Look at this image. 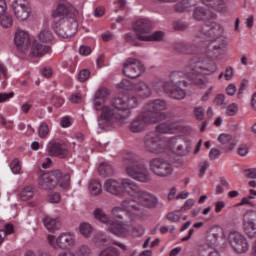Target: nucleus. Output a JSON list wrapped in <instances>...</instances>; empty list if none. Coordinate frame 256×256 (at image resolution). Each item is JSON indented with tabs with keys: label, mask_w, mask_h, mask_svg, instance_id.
Masks as SVG:
<instances>
[{
	"label": "nucleus",
	"mask_w": 256,
	"mask_h": 256,
	"mask_svg": "<svg viewBox=\"0 0 256 256\" xmlns=\"http://www.w3.org/2000/svg\"><path fill=\"white\" fill-rule=\"evenodd\" d=\"M133 29L138 41H163V37H165V33L163 31H156L151 34V31H153V22L149 19H139L134 23Z\"/></svg>",
	"instance_id": "6"
},
{
	"label": "nucleus",
	"mask_w": 256,
	"mask_h": 256,
	"mask_svg": "<svg viewBox=\"0 0 256 256\" xmlns=\"http://www.w3.org/2000/svg\"><path fill=\"white\" fill-rule=\"evenodd\" d=\"M57 177H59V170H52L46 173H43L38 178V185L40 189L44 191H51L57 187Z\"/></svg>",
	"instance_id": "15"
},
{
	"label": "nucleus",
	"mask_w": 256,
	"mask_h": 256,
	"mask_svg": "<svg viewBox=\"0 0 256 256\" xmlns=\"http://www.w3.org/2000/svg\"><path fill=\"white\" fill-rule=\"evenodd\" d=\"M79 53L84 56L91 55V48L89 46H81L79 48Z\"/></svg>",
	"instance_id": "64"
},
{
	"label": "nucleus",
	"mask_w": 256,
	"mask_h": 256,
	"mask_svg": "<svg viewBox=\"0 0 256 256\" xmlns=\"http://www.w3.org/2000/svg\"><path fill=\"white\" fill-rule=\"evenodd\" d=\"M76 17L77 16H66L56 22V33L59 37L69 39V37H73V35L77 33L79 23H77Z\"/></svg>",
	"instance_id": "9"
},
{
	"label": "nucleus",
	"mask_w": 256,
	"mask_h": 256,
	"mask_svg": "<svg viewBox=\"0 0 256 256\" xmlns=\"http://www.w3.org/2000/svg\"><path fill=\"white\" fill-rule=\"evenodd\" d=\"M135 199H126L122 201V207L131 209L137 217L145 215V209H155L159 200L151 193L138 188L137 192L133 195Z\"/></svg>",
	"instance_id": "3"
},
{
	"label": "nucleus",
	"mask_w": 256,
	"mask_h": 256,
	"mask_svg": "<svg viewBox=\"0 0 256 256\" xmlns=\"http://www.w3.org/2000/svg\"><path fill=\"white\" fill-rule=\"evenodd\" d=\"M15 97V93H0V103H5V101H9V99H13Z\"/></svg>",
	"instance_id": "56"
},
{
	"label": "nucleus",
	"mask_w": 256,
	"mask_h": 256,
	"mask_svg": "<svg viewBox=\"0 0 256 256\" xmlns=\"http://www.w3.org/2000/svg\"><path fill=\"white\" fill-rule=\"evenodd\" d=\"M98 173L102 177H111L115 173L113 166L107 163H101L98 167Z\"/></svg>",
	"instance_id": "36"
},
{
	"label": "nucleus",
	"mask_w": 256,
	"mask_h": 256,
	"mask_svg": "<svg viewBox=\"0 0 256 256\" xmlns=\"http://www.w3.org/2000/svg\"><path fill=\"white\" fill-rule=\"evenodd\" d=\"M89 191L91 193V195H94L95 197H97V195H101V183L97 180H92L89 183Z\"/></svg>",
	"instance_id": "38"
},
{
	"label": "nucleus",
	"mask_w": 256,
	"mask_h": 256,
	"mask_svg": "<svg viewBox=\"0 0 256 256\" xmlns=\"http://www.w3.org/2000/svg\"><path fill=\"white\" fill-rule=\"evenodd\" d=\"M90 75H91V72L88 69H83L78 74V80L81 83H85V81H87V79H89Z\"/></svg>",
	"instance_id": "50"
},
{
	"label": "nucleus",
	"mask_w": 256,
	"mask_h": 256,
	"mask_svg": "<svg viewBox=\"0 0 256 256\" xmlns=\"http://www.w3.org/2000/svg\"><path fill=\"white\" fill-rule=\"evenodd\" d=\"M166 219L171 221V223H177L181 219V215L177 214V212H170L167 214Z\"/></svg>",
	"instance_id": "53"
},
{
	"label": "nucleus",
	"mask_w": 256,
	"mask_h": 256,
	"mask_svg": "<svg viewBox=\"0 0 256 256\" xmlns=\"http://www.w3.org/2000/svg\"><path fill=\"white\" fill-rule=\"evenodd\" d=\"M189 28V25L185 22H175L174 23V29L176 31H185L186 29Z\"/></svg>",
	"instance_id": "57"
},
{
	"label": "nucleus",
	"mask_w": 256,
	"mask_h": 256,
	"mask_svg": "<svg viewBox=\"0 0 256 256\" xmlns=\"http://www.w3.org/2000/svg\"><path fill=\"white\" fill-rule=\"evenodd\" d=\"M93 216L96 219V221H99L100 223H103L104 225H107V227H111L115 221L111 220L107 214L103 212L101 208H97L93 212Z\"/></svg>",
	"instance_id": "33"
},
{
	"label": "nucleus",
	"mask_w": 256,
	"mask_h": 256,
	"mask_svg": "<svg viewBox=\"0 0 256 256\" xmlns=\"http://www.w3.org/2000/svg\"><path fill=\"white\" fill-rule=\"evenodd\" d=\"M121 253L119 252V249L109 246L103 250L100 251L98 256H119Z\"/></svg>",
	"instance_id": "41"
},
{
	"label": "nucleus",
	"mask_w": 256,
	"mask_h": 256,
	"mask_svg": "<svg viewBox=\"0 0 256 256\" xmlns=\"http://www.w3.org/2000/svg\"><path fill=\"white\" fill-rule=\"evenodd\" d=\"M190 7L191 3H189V0H182L174 5V10L176 13H185V11H189Z\"/></svg>",
	"instance_id": "39"
},
{
	"label": "nucleus",
	"mask_w": 256,
	"mask_h": 256,
	"mask_svg": "<svg viewBox=\"0 0 256 256\" xmlns=\"http://www.w3.org/2000/svg\"><path fill=\"white\" fill-rule=\"evenodd\" d=\"M123 166L126 171V175L139 181L140 183H149L151 181V174L149 169L145 166V163L141 161V158L134 153H128L123 158Z\"/></svg>",
	"instance_id": "4"
},
{
	"label": "nucleus",
	"mask_w": 256,
	"mask_h": 256,
	"mask_svg": "<svg viewBox=\"0 0 256 256\" xmlns=\"http://www.w3.org/2000/svg\"><path fill=\"white\" fill-rule=\"evenodd\" d=\"M51 51V47L48 45H43L38 41H34L31 47L30 55L31 57H43V55H47Z\"/></svg>",
	"instance_id": "27"
},
{
	"label": "nucleus",
	"mask_w": 256,
	"mask_h": 256,
	"mask_svg": "<svg viewBox=\"0 0 256 256\" xmlns=\"http://www.w3.org/2000/svg\"><path fill=\"white\" fill-rule=\"evenodd\" d=\"M107 95H109L107 88L98 89L94 95V109L95 111H101V114L97 118L98 127L103 130H107L113 125V117L115 116L113 107L103 106Z\"/></svg>",
	"instance_id": "5"
},
{
	"label": "nucleus",
	"mask_w": 256,
	"mask_h": 256,
	"mask_svg": "<svg viewBox=\"0 0 256 256\" xmlns=\"http://www.w3.org/2000/svg\"><path fill=\"white\" fill-rule=\"evenodd\" d=\"M178 128L177 122H165L156 126L155 133H158V135L171 134L175 133Z\"/></svg>",
	"instance_id": "28"
},
{
	"label": "nucleus",
	"mask_w": 256,
	"mask_h": 256,
	"mask_svg": "<svg viewBox=\"0 0 256 256\" xmlns=\"http://www.w3.org/2000/svg\"><path fill=\"white\" fill-rule=\"evenodd\" d=\"M49 131V125L47 124V122H42L38 128V135L40 139H47Z\"/></svg>",
	"instance_id": "43"
},
{
	"label": "nucleus",
	"mask_w": 256,
	"mask_h": 256,
	"mask_svg": "<svg viewBox=\"0 0 256 256\" xmlns=\"http://www.w3.org/2000/svg\"><path fill=\"white\" fill-rule=\"evenodd\" d=\"M244 231L250 239L256 237V211L250 210L244 214Z\"/></svg>",
	"instance_id": "18"
},
{
	"label": "nucleus",
	"mask_w": 256,
	"mask_h": 256,
	"mask_svg": "<svg viewBox=\"0 0 256 256\" xmlns=\"http://www.w3.org/2000/svg\"><path fill=\"white\" fill-rule=\"evenodd\" d=\"M173 49L174 51H176V53H184L186 55H191L192 53H195V51L193 50V45L185 44V42L174 43Z\"/></svg>",
	"instance_id": "34"
},
{
	"label": "nucleus",
	"mask_w": 256,
	"mask_h": 256,
	"mask_svg": "<svg viewBox=\"0 0 256 256\" xmlns=\"http://www.w3.org/2000/svg\"><path fill=\"white\" fill-rule=\"evenodd\" d=\"M214 103L217 105H225V95L218 94L214 99Z\"/></svg>",
	"instance_id": "63"
},
{
	"label": "nucleus",
	"mask_w": 256,
	"mask_h": 256,
	"mask_svg": "<svg viewBox=\"0 0 256 256\" xmlns=\"http://www.w3.org/2000/svg\"><path fill=\"white\" fill-rule=\"evenodd\" d=\"M48 153L51 157H59V159H66L69 155V149L65 142H52L48 144Z\"/></svg>",
	"instance_id": "20"
},
{
	"label": "nucleus",
	"mask_w": 256,
	"mask_h": 256,
	"mask_svg": "<svg viewBox=\"0 0 256 256\" xmlns=\"http://www.w3.org/2000/svg\"><path fill=\"white\" fill-rule=\"evenodd\" d=\"M219 143L222 145L223 151L226 153H229L230 151H233L235 147H237V142H235V139H233V136L229 134H221L218 137Z\"/></svg>",
	"instance_id": "25"
},
{
	"label": "nucleus",
	"mask_w": 256,
	"mask_h": 256,
	"mask_svg": "<svg viewBox=\"0 0 256 256\" xmlns=\"http://www.w3.org/2000/svg\"><path fill=\"white\" fill-rule=\"evenodd\" d=\"M56 245L59 249H72L75 247V236L71 233H62L57 237Z\"/></svg>",
	"instance_id": "23"
},
{
	"label": "nucleus",
	"mask_w": 256,
	"mask_h": 256,
	"mask_svg": "<svg viewBox=\"0 0 256 256\" xmlns=\"http://www.w3.org/2000/svg\"><path fill=\"white\" fill-rule=\"evenodd\" d=\"M77 256H90L91 249L87 245L80 246L76 251Z\"/></svg>",
	"instance_id": "49"
},
{
	"label": "nucleus",
	"mask_w": 256,
	"mask_h": 256,
	"mask_svg": "<svg viewBox=\"0 0 256 256\" xmlns=\"http://www.w3.org/2000/svg\"><path fill=\"white\" fill-rule=\"evenodd\" d=\"M0 25L4 29H9V27H13V16L10 14H3L0 16Z\"/></svg>",
	"instance_id": "40"
},
{
	"label": "nucleus",
	"mask_w": 256,
	"mask_h": 256,
	"mask_svg": "<svg viewBox=\"0 0 256 256\" xmlns=\"http://www.w3.org/2000/svg\"><path fill=\"white\" fill-rule=\"evenodd\" d=\"M49 202L50 203H59V201H61V195L57 192L51 194L49 197Z\"/></svg>",
	"instance_id": "60"
},
{
	"label": "nucleus",
	"mask_w": 256,
	"mask_h": 256,
	"mask_svg": "<svg viewBox=\"0 0 256 256\" xmlns=\"http://www.w3.org/2000/svg\"><path fill=\"white\" fill-rule=\"evenodd\" d=\"M220 155H221V151L216 148H212L209 152V157L212 160L218 159Z\"/></svg>",
	"instance_id": "59"
},
{
	"label": "nucleus",
	"mask_w": 256,
	"mask_h": 256,
	"mask_svg": "<svg viewBox=\"0 0 256 256\" xmlns=\"http://www.w3.org/2000/svg\"><path fill=\"white\" fill-rule=\"evenodd\" d=\"M77 15H79V11L67 1L58 3L56 9L52 12V17H62V19L63 17H77Z\"/></svg>",
	"instance_id": "17"
},
{
	"label": "nucleus",
	"mask_w": 256,
	"mask_h": 256,
	"mask_svg": "<svg viewBox=\"0 0 256 256\" xmlns=\"http://www.w3.org/2000/svg\"><path fill=\"white\" fill-rule=\"evenodd\" d=\"M193 18L195 21H205L208 19H216L217 15H211V12L203 7H196L193 12Z\"/></svg>",
	"instance_id": "30"
},
{
	"label": "nucleus",
	"mask_w": 256,
	"mask_h": 256,
	"mask_svg": "<svg viewBox=\"0 0 256 256\" xmlns=\"http://www.w3.org/2000/svg\"><path fill=\"white\" fill-rule=\"evenodd\" d=\"M244 175L247 179H256V168L245 169Z\"/></svg>",
	"instance_id": "54"
},
{
	"label": "nucleus",
	"mask_w": 256,
	"mask_h": 256,
	"mask_svg": "<svg viewBox=\"0 0 256 256\" xmlns=\"http://www.w3.org/2000/svg\"><path fill=\"white\" fill-rule=\"evenodd\" d=\"M203 5L217 11L218 13L225 12V1L224 0H202Z\"/></svg>",
	"instance_id": "32"
},
{
	"label": "nucleus",
	"mask_w": 256,
	"mask_h": 256,
	"mask_svg": "<svg viewBox=\"0 0 256 256\" xmlns=\"http://www.w3.org/2000/svg\"><path fill=\"white\" fill-rule=\"evenodd\" d=\"M44 226L48 231H57L61 229V222L59 219L51 218L49 216H46L43 219Z\"/></svg>",
	"instance_id": "35"
},
{
	"label": "nucleus",
	"mask_w": 256,
	"mask_h": 256,
	"mask_svg": "<svg viewBox=\"0 0 256 256\" xmlns=\"http://www.w3.org/2000/svg\"><path fill=\"white\" fill-rule=\"evenodd\" d=\"M114 219H117L122 225H129L135 219H138L137 216L131 208H127L121 204V206L112 208L111 211Z\"/></svg>",
	"instance_id": "13"
},
{
	"label": "nucleus",
	"mask_w": 256,
	"mask_h": 256,
	"mask_svg": "<svg viewBox=\"0 0 256 256\" xmlns=\"http://www.w3.org/2000/svg\"><path fill=\"white\" fill-rule=\"evenodd\" d=\"M217 71V64L213 61L205 62V60H190L186 74L183 72H174L170 75V81L163 84L165 93L172 99H185V90L181 88L189 85L185 81V77L192 81L194 85H205L203 75H213Z\"/></svg>",
	"instance_id": "1"
},
{
	"label": "nucleus",
	"mask_w": 256,
	"mask_h": 256,
	"mask_svg": "<svg viewBox=\"0 0 256 256\" xmlns=\"http://www.w3.org/2000/svg\"><path fill=\"white\" fill-rule=\"evenodd\" d=\"M11 9L17 21H27L31 15V7L27 0H14L11 4Z\"/></svg>",
	"instance_id": "14"
},
{
	"label": "nucleus",
	"mask_w": 256,
	"mask_h": 256,
	"mask_svg": "<svg viewBox=\"0 0 256 256\" xmlns=\"http://www.w3.org/2000/svg\"><path fill=\"white\" fill-rule=\"evenodd\" d=\"M207 169H209V162L204 161L200 164V173H199V177H203L205 175V171H207Z\"/></svg>",
	"instance_id": "61"
},
{
	"label": "nucleus",
	"mask_w": 256,
	"mask_h": 256,
	"mask_svg": "<svg viewBox=\"0 0 256 256\" xmlns=\"http://www.w3.org/2000/svg\"><path fill=\"white\" fill-rule=\"evenodd\" d=\"M249 153V146L242 144L238 148V155L245 157Z\"/></svg>",
	"instance_id": "58"
},
{
	"label": "nucleus",
	"mask_w": 256,
	"mask_h": 256,
	"mask_svg": "<svg viewBox=\"0 0 256 256\" xmlns=\"http://www.w3.org/2000/svg\"><path fill=\"white\" fill-rule=\"evenodd\" d=\"M195 205V200L193 199H188L184 205L180 208L179 211H189L193 206Z\"/></svg>",
	"instance_id": "55"
},
{
	"label": "nucleus",
	"mask_w": 256,
	"mask_h": 256,
	"mask_svg": "<svg viewBox=\"0 0 256 256\" xmlns=\"http://www.w3.org/2000/svg\"><path fill=\"white\" fill-rule=\"evenodd\" d=\"M10 168L12 173H14L15 175H19V173H21V162L19 161V159H14L10 163Z\"/></svg>",
	"instance_id": "48"
},
{
	"label": "nucleus",
	"mask_w": 256,
	"mask_h": 256,
	"mask_svg": "<svg viewBox=\"0 0 256 256\" xmlns=\"http://www.w3.org/2000/svg\"><path fill=\"white\" fill-rule=\"evenodd\" d=\"M107 231L112 233V235H116V237H127L131 235V227L129 224L123 225L121 222H113V224L107 227Z\"/></svg>",
	"instance_id": "21"
},
{
	"label": "nucleus",
	"mask_w": 256,
	"mask_h": 256,
	"mask_svg": "<svg viewBox=\"0 0 256 256\" xmlns=\"http://www.w3.org/2000/svg\"><path fill=\"white\" fill-rule=\"evenodd\" d=\"M122 73L128 79H137V77H141L145 72V67L141 60L137 58H127L122 64Z\"/></svg>",
	"instance_id": "12"
},
{
	"label": "nucleus",
	"mask_w": 256,
	"mask_h": 256,
	"mask_svg": "<svg viewBox=\"0 0 256 256\" xmlns=\"http://www.w3.org/2000/svg\"><path fill=\"white\" fill-rule=\"evenodd\" d=\"M104 190L112 195H121L123 193L121 183L114 179H108L104 182Z\"/></svg>",
	"instance_id": "29"
},
{
	"label": "nucleus",
	"mask_w": 256,
	"mask_h": 256,
	"mask_svg": "<svg viewBox=\"0 0 256 256\" xmlns=\"http://www.w3.org/2000/svg\"><path fill=\"white\" fill-rule=\"evenodd\" d=\"M149 169L156 177H171L173 175V164L164 158H153L149 161Z\"/></svg>",
	"instance_id": "11"
},
{
	"label": "nucleus",
	"mask_w": 256,
	"mask_h": 256,
	"mask_svg": "<svg viewBox=\"0 0 256 256\" xmlns=\"http://www.w3.org/2000/svg\"><path fill=\"white\" fill-rule=\"evenodd\" d=\"M114 107L113 123L115 121H127L131 117V109L137 107V97L132 96L124 100L123 98H115L112 102Z\"/></svg>",
	"instance_id": "7"
},
{
	"label": "nucleus",
	"mask_w": 256,
	"mask_h": 256,
	"mask_svg": "<svg viewBox=\"0 0 256 256\" xmlns=\"http://www.w3.org/2000/svg\"><path fill=\"white\" fill-rule=\"evenodd\" d=\"M144 234H145V228H143V226L141 225L130 228V235L132 237H141Z\"/></svg>",
	"instance_id": "46"
},
{
	"label": "nucleus",
	"mask_w": 256,
	"mask_h": 256,
	"mask_svg": "<svg viewBox=\"0 0 256 256\" xmlns=\"http://www.w3.org/2000/svg\"><path fill=\"white\" fill-rule=\"evenodd\" d=\"M130 89H132V91H135L142 99H147V97H151V88L149 87V85H147V83L143 81L132 84Z\"/></svg>",
	"instance_id": "26"
},
{
	"label": "nucleus",
	"mask_w": 256,
	"mask_h": 256,
	"mask_svg": "<svg viewBox=\"0 0 256 256\" xmlns=\"http://www.w3.org/2000/svg\"><path fill=\"white\" fill-rule=\"evenodd\" d=\"M187 142L181 138H172L170 147L176 155H187Z\"/></svg>",
	"instance_id": "24"
},
{
	"label": "nucleus",
	"mask_w": 256,
	"mask_h": 256,
	"mask_svg": "<svg viewBox=\"0 0 256 256\" xmlns=\"http://www.w3.org/2000/svg\"><path fill=\"white\" fill-rule=\"evenodd\" d=\"M230 243L236 253H247L249 251V242L245 236L239 232H233L230 234Z\"/></svg>",
	"instance_id": "16"
},
{
	"label": "nucleus",
	"mask_w": 256,
	"mask_h": 256,
	"mask_svg": "<svg viewBox=\"0 0 256 256\" xmlns=\"http://www.w3.org/2000/svg\"><path fill=\"white\" fill-rule=\"evenodd\" d=\"M93 232V227L89 223H82L80 224V233L84 237H89L91 233Z\"/></svg>",
	"instance_id": "45"
},
{
	"label": "nucleus",
	"mask_w": 256,
	"mask_h": 256,
	"mask_svg": "<svg viewBox=\"0 0 256 256\" xmlns=\"http://www.w3.org/2000/svg\"><path fill=\"white\" fill-rule=\"evenodd\" d=\"M38 38L42 43H49L53 41V33L50 30H43L40 32Z\"/></svg>",
	"instance_id": "44"
},
{
	"label": "nucleus",
	"mask_w": 256,
	"mask_h": 256,
	"mask_svg": "<svg viewBox=\"0 0 256 256\" xmlns=\"http://www.w3.org/2000/svg\"><path fill=\"white\" fill-rule=\"evenodd\" d=\"M223 32V27L215 22L204 24L199 28L196 37L203 43L201 45V51L204 56L193 58L192 60L209 63V61H213V59L219 57V52L225 47V42L221 39Z\"/></svg>",
	"instance_id": "2"
},
{
	"label": "nucleus",
	"mask_w": 256,
	"mask_h": 256,
	"mask_svg": "<svg viewBox=\"0 0 256 256\" xmlns=\"http://www.w3.org/2000/svg\"><path fill=\"white\" fill-rule=\"evenodd\" d=\"M144 149L147 153H152V155H161L165 153V146L163 145V140L161 135L155 131L148 132L143 138Z\"/></svg>",
	"instance_id": "10"
},
{
	"label": "nucleus",
	"mask_w": 256,
	"mask_h": 256,
	"mask_svg": "<svg viewBox=\"0 0 256 256\" xmlns=\"http://www.w3.org/2000/svg\"><path fill=\"white\" fill-rule=\"evenodd\" d=\"M120 187L124 189V191L128 192V195H131L132 197L139 190L137 183L133 182V180L129 178H123L120 182Z\"/></svg>",
	"instance_id": "31"
},
{
	"label": "nucleus",
	"mask_w": 256,
	"mask_h": 256,
	"mask_svg": "<svg viewBox=\"0 0 256 256\" xmlns=\"http://www.w3.org/2000/svg\"><path fill=\"white\" fill-rule=\"evenodd\" d=\"M71 183V176L69 174H62L59 170V176L57 177V185L62 189H68Z\"/></svg>",
	"instance_id": "37"
},
{
	"label": "nucleus",
	"mask_w": 256,
	"mask_h": 256,
	"mask_svg": "<svg viewBox=\"0 0 256 256\" xmlns=\"http://www.w3.org/2000/svg\"><path fill=\"white\" fill-rule=\"evenodd\" d=\"M163 119V114H154L152 112H142L136 116L129 125L131 133H142L149 125H155L159 123V120Z\"/></svg>",
	"instance_id": "8"
},
{
	"label": "nucleus",
	"mask_w": 256,
	"mask_h": 256,
	"mask_svg": "<svg viewBox=\"0 0 256 256\" xmlns=\"http://www.w3.org/2000/svg\"><path fill=\"white\" fill-rule=\"evenodd\" d=\"M14 43L19 51H27V49H29V45H31L29 32L17 29L14 36Z\"/></svg>",
	"instance_id": "19"
},
{
	"label": "nucleus",
	"mask_w": 256,
	"mask_h": 256,
	"mask_svg": "<svg viewBox=\"0 0 256 256\" xmlns=\"http://www.w3.org/2000/svg\"><path fill=\"white\" fill-rule=\"evenodd\" d=\"M167 109V102L165 100L161 99H156L150 104V109L145 111L146 113H154L155 115H163V118L159 120L160 121H165L167 119V114L165 111Z\"/></svg>",
	"instance_id": "22"
},
{
	"label": "nucleus",
	"mask_w": 256,
	"mask_h": 256,
	"mask_svg": "<svg viewBox=\"0 0 256 256\" xmlns=\"http://www.w3.org/2000/svg\"><path fill=\"white\" fill-rule=\"evenodd\" d=\"M34 195L35 193L33 192V187L31 186L25 187L20 193L22 201H29V199H33Z\"/></svg>",
	"instance_id": "42"
},
{
	"label": "nucleus",
	"mask_w": 256,
	"mask_h": 256,
	"mask_svg": "<svg viewBox=\"0 0 256 256\" xmlns=\"http://www.w3.org/2000/svg\"><path fill=\"white\" fill-rule=\"evenodd\" d=\"M118 88H119V89L129 90V89H131V82H130L129 80H122V81L118 84Z\"/></svg>",
	"instance_id": "62"
},
{
	"label": "nucleus",
	"mask_w": 256,
	"mask_h": 256,
	"mask_svg": "<svg viewBox=\"0 0 256 256\" xmlns=\"http://www.w3.org/2000/svg\"><path fill=\"white\" fill-rule=\"evenodd\" d=\"M238 111H239V106H237V104L235 103H232L227 107V115H229L230 117L237 115Z\"/></svg>",
	"instance_id": "52"
},
{
	"label": "nucleus",
	"mask_w": 256,
	"mask_h": 256,
	"mask_svg": "<svg viewBox=\"0 0 256 256\" xmlns=\"http://www.w3.org/2000/svg\"><path fill=\"white\" fill-rule=\"evenodd\" d=\"M194 117L198 121H203L205 119V109L201 106L194 107Z\"/></svg>",
	"instance_id": "47"
},
{
	"label": "nucleus",
	"mask_w": 256,
	"mask_h": 256,
	"mask_svg": "<svg viewBox=\"0 0 256 256\" xmlns=\"http://www.w3.org/2000/svg\"><path fill=\"white\" fill-rule=\"evenodd\" d=\"M124 39H125L126 43H131L134 46L139 45L137 43V39H139V38H137V36L133 35L132 33L125 34Z\"/></svg>",
	"instance_id": "51"
}]
</instances>
